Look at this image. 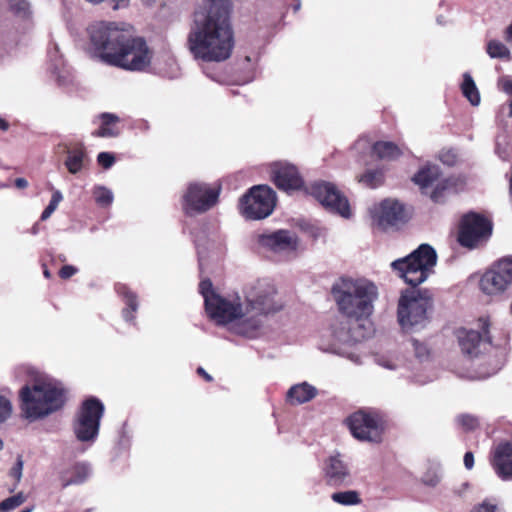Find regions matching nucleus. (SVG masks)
I'll use <instances>...</instances> for the list:
<instances>
[{
    "mask_svg": "<svg viewBox=\"0 0 512 512\" xmlns=\"http://www.w3.org/2000/svg\"><path fill=\"white\" fill-rule=\"evenodd\" d=\"M231 0H202L192 15L187 47L193 58L220 63L228 60L235 47Z\"/></svg>",
    "mask_w": 512,
    "mask_h": 512,
    "instance_id": "obj_1",
    "label": "nucleus"
},
{
    "mask_svg": "<svg viewBox=\"0 0 512 512\" xmlns=\"http://www.w3.org/2000/svg\"><path fill=\"white\" fill-rule=\"evenodd\" d=\"M243 292L245 303L241 302V311L231 320L229 328L238 335L255 338L262 331L264 319L282 310L283 302L269 279L251 282Z\"/></svg>",
    "mask_w": 512,
    "mask_h": 512,
    "instance_id": "obj_2",
    "label": "nucleus"
},
{
    "mask_svg": "<svg viewBox=\"0 0 512 512\" xmlns=\"http://www.w3.org/2000/svg\"><path fill=\"white\" fill-rule=\"evenodd\" d=\"M32 373L33 384L25 385L20 391L21 413L29 422L41 420L55 413L65 402L61 382L38 371Z\"/></svg>",
    "mask_w": 512,
    "mask_h": 512,
    "instance_id": "obj_3",
    "label": "nucleus"
},
{
    "mask_svg": "<svg viewBox=\"0 0 512 512\" xmlns=\"http://www.w3.org/2000/svg\"><path fill=\"white\" fill-rule=\"evenodd\" d=\"M338 310L357 322L368 319L378 298L376 285L365 278H340L332 287Z\"/></svg>",
    "mask_w": 512,
    "mask_h": 512,
    "instance_id": "obj_4",
    "label": "nucleus"
},
{
    "mask_svg": "<svg viewBox=\"0 0 512 512\" xmlns=\"http://www.w3.org/2000/svg\"><path fill=\"white\" fill-rule=\"evenodd\" d=\"M132 27L121 21H95L87 28L92 56L110 65L120 50Z\"/></svg>",
    "mask_w": 512,
    "mask_h": 512,
    "instance_id": "obj_5",
    "label": "nucleus"
},
{
    "mask_svg": "<svg viewBox=\"0 0 512 512\" xmlns=\"http://www.w3.org/2000/svg\"><path fill=\"white\" fill-rule=\"evenodd\" d=\"M433 302L427 290L407 289L398 301L397 317L401 328L406 332L421 330L430 321Z\"/></svg>",
    "mask_w": 512,
    "mask_h": 512,
    "instance_id": "obj_6",
    "label": "nucleus"
},
{
    "mask_svg": "<svg viewBox=\"0 0 512 512\" xmlns=\"http://www.w3.org/2000/svg\"><path fill=\"white\" fill-rule=\"evenodd\" d=\"M437 262L436 251L428 244H421L403 258L394 260L391 268L413 288L425 282Z\"/></svg>",
    "mask_w": 512,
    "mask_h": 512,
    "instance_id": "obj_7",
    "label": "nucleus"
},
{
    "mask_svg": "<svg viewBox=\"0 0 512 512\" xmlns=\"http://www.w3.org/2000/svg\"><path fill=\"white\" fill-rule=\"evenodd\" d=\"M110 66L127 71H144L151 64L152 51L142 37L133 36L132 30L114 56Z\"/></svg>",
    "mask_w": 512,
    "mask_h": 512,
    "instance_id": "obj_8",
    "label": "nucleus"
},
{
    "mask_svg": "<svg viewBox=\"0 0 512 512\" xmlns=\"http://www.w3.org/2000/svg\"><path fill=\"white\" fill-rule=\"evenodd\" d=\"M204 298L205 309L208 316L217 324L228 325L241 311V299L239 296L224 298L215 294L210 280H203L199 285Z\"/></svg>",
    "mask_w": 512,
    "mask_h": 512,
    "instance_id": "obj_9",
    "label": "nucleus"
},
{
    "mask_svg": "<svg viewBox=\"0 0 512 512\" xmlns=\"http://www.w3.org/2000/svg\"><path fill=\"white\" fill-rule=\"evenodd\" d=\"M104 413V405L95 398L85 400L74 422V433L81 442H94L99 433L100 420Z\"/></svg>",
    "mask_w": 512,
    "mask_h": 512,
    "instance_id": "obj_10",
    "label": "nucleus"
},
{
    "mask_svg": "<svg viewBox=\"0 0 512 512\" xmlns=\"http://www.w3.org/2000/svg\"><path fill=\"white\" fill-rule=\"evenodd\" d=\"M219 194L220 186L218 185L192 182L182 196L183 210L190 216L205 213L217 204Z\"/></svg>",
    "mask_w": 512,
    "mask_h": 512,
    "instance_id": "obj_11",
    "label": "nucleus"
},
{
    "mask_svg": "<svg viewBox=\"0 0 512 512\" xmlns=\"http://www.w3.org/2000/svg\"><path fill=\"white\" fill-rule=\"evenodd\" d=\"M275 207V192L268 186L258 185L250 189L249 193L240 200L241 214L251 220H260L268 217Z\"/></svg>",
    "mask_w": 512,
    "mask_h": 512,
    "instance_id": "obj_12",
    "label": "nucleus"
},
{
    "mask_svg": "<svg viewBox=\"0 0 512 512\" xmlns=\"http://www.w3.org/2000/svg\"><path fill=\"white\" fill-rule=\"evenodd\" d=\"M492 234V223L477 213H468L463 216L458 233V242L461 246L474 249L488 241Z\"/></svg>",
    "mask_w": 512,
    "mask_h": 512,
    "instance_id": "obj_13",
    "label": "nucleus"
},
{
    "mask_svg": "<svg viewBox=\"0 0 512 512\" xmlns=\"http://www.w3.org/2000/svg\"><path fill=\"white\" fill-rule=\"evenodd\" d=\"M423 194L429 195L434 202H440L444 192L452 187V181L442 176L437 165H427L421 168L413 177Z\"/></svg>",
    "mask_w": 512,
    "mask_h": 512,
    "instance_id": "obj_14",
    "label": "nucleus"
},
{
    "mask_svg": "<svg viewBox=\"0 0 512 512\" xmlns=\"http://www.w3.org/2000/svg\"><path fill=\"white\" fill-rule=\"evenodd\" d=\"M310 194L330 212L345 218L350 216L348 200L333 183L316 181L310 187Z\"/></svg>",
    "mask_w": 512,
    "mask_h": 512,
    "instance_id": "obj_15",
    "label": "nucleus"
},
{
    "mask_svg": "<svg viewBox=\"0 0 512 512\" xmlns=\"http://www.w3.org/2000/svg\"><path fill=\"white\" fill-rule=\"evenodd\" d=\"M347 421L355 438L369 442L381 440L382 422L376 413L360 410L353 413Z\"/></svg>",
    "mask_w": 512,
    "mask_h": 512,
    "instance_id": "obj_16",
    "label": "nucleus"
},
{
    "mask_svg": "<svg viewBox=\"0 0 512 512\" xmlns=\"http://www.w3.org/2000/svg\"><path fill=\"white\" fill-rule=\"evenodd\" d=\"M512 284V259L505 258L486 271L480 280V287L485 294L498 295Z\"/></svg>",
    "mask_w": 512,
    "mask_h": 512,
    "instance_id": "obj_17",
    "label": "nucleus"
},
{
    "mask_svg": "<svg viewBox=\"0 0 512 512\" xmlns=\"http://www.w3.org/2000/svg\"><path fill=\"white\" fill-rule=\"evenodd\" d=\"M321 474L325 484L330 487L337 488L351 483L350 467L339 452H334L323 460Z\"/></svg>",
    "mask_w": 512,
    "mask_h": 512,
    "instance_id": "obj_18",
    "label": "nucleus"
},
{
    "mask_svg": "<svg viewBox=\"0 0 512 512\" xmlns=\"http://www.w3.org/2000/svg\"><path fill=\"white\" fill-rule=\"evenodd\" d=\"M372 225L387 230L404 221V207L396 200L386 199L379 204L373 205L370 210Z\"/></svg>",
    "mask_w": 512,
    "mask_h": 512,
    "instance_id": "obj_19",
    "label": "nucleus"
},
{
    "mask_svg": "<svg viewBox=\"0 0 512 512\" xmlns=\"http://www.w3.org/2000/svg\"><path fill=\"white\" fill-rule=\"evenodd\" d=\"M271 176L277 188L285 192L297 191L304 187V179L299 169L292 163L286 161L273 163Z\"/></svg>",
    "mask_w": 512,
    "mask_h": 512,
    "instance_id": "obj_20",
    "label": "nucleus"
},
{
    "mask_svg": "<svg viewBox=\"0 0 512 512\" xmlns=\"http://www.w3.org/2000/svg\"><path fill=\"white\" fill-rule=\"evenodd\" d=\"M479 327L482 328L483 334L479 331L466 328H461L457 331L459 345L463 354L471 358L477 357L482 351V348L490 342L489 338H485L489 327L488 319L480 318Z\"/></svg>",
    "mask_w": 512,
    "mask_h": 512,
    "instance_id": "obj_21",
    "label": "nucleus"
},
{
    "mask_svg": "<svg viewBox=\"0 0 512 512\" xmlns=\"http://www.w3.org/2000/svg\"><path fill=\"white\" fill-rule=\"evenodd\" d=\"M258 243L263 248L280 253L294 251L297 248V236L288 230H278L270 234H260Z\"/></svg>",
    "mask_w": 512,
    "mask_h": 512,
    "instance_id": "obj_22",
    "label": "nucleus"
},
{
    "mask_svg": "<svg viewBox=\"0 0 512 512\" xmlns=\"http://www.w3.org/2000/svg\"><path fill=\"white\" fill-rule=\"evenodd\" d=\"M493 466L501 479L508 480L512 478V443L500 444L497 447Z\"/></svg>",
    "mask_w": 512,
    "mask_h": 512,
    "instance_id": "obj_23",
    "label": "nucleus"
},
{
    "mask_svg": "<svg viewBox=\"0 0 512 512\" xmlns=\"http://www.w3.org/2000/svg\"><path fill=\"white\" fill-rule=\"evenodd\" d=\"M47 54L52 74L56 76L59 84H65L68 72L64 69V60L59 45L55 42L50 43Z\"/></svg>",
    "mask_w": 512,
    "mask_h": 512,
    "instance_id": "obj_24",
    "label": "nucleus"
},
{
    "mask_svg": "<svg viewBox=\"0 0 512 512\" xmlns=\"http://www.w3.org/2000/svg\"><path fill=\"white\" fill-rule=\"evenodd\" d=\"M317 389L307 382L293 385L287 392V400L293 405H300L313 399Z\"/></svg>",
    "mask_w": 512,
    "mask_h": 512,
    "instance_id": "obj_25",
    "label": "nucleus"
},
{
    "mask_svg": "<svg viewBox=\"0 0 512 512\" xmlns=\"http://www.w3.org/2000/svg\"><path fill=\"white\" fill-rule=\"evenodd\" d=\"M116 291L123 298V301L126 305V308H124L122 312L124 319L127 322L133 321L135 318L133 313H135L138 309L136 294L132 292L125 284H117Z\"/></svg>",
    "mask_w": 512,
    "mask_h": 512,
    "instance_id": "obj_26",
    "label": "nucleus"
},
{
    "mask_svg": "<svg viewBox=\"0 0 512 512\" xmlns=\"http://www.w3.org/2000/svg\"><path fill=\"white\" fill-rule=\"evenodd\" d=\"M101 125L92 134L96 137L109 138L116 137L120 134V129L117 127L119 117L112 113H102L100 115Z\"/></svg>",
    "mask_w": 512,
    "mask_h": 512,
    "instance_id": "obj_27",
    "label": "nucleus"
},
{
    "mask_svg": "<svg viewBox=\"0 0 512 512\" xmlns=\"http://www.w3.org/2000/svg\"><path fill=\"white\" fill-rule=\"evenodd\" d=\"M331 334L333 339L331 340V343H329L328 346L325 348V350L335 353L339 351L340 344L348 343L352 339H359L358 336L351 334L350 330L346 329V327L344 326L341 327L340 329L333 327Z\"/></svg>",
    "mask_w": 512,
    "mask_h": 512,
    "instance_id": "obj_28",
    "label": "nucleus"
},
{
    "mask_svg": "<svg viewBox=\"0 0 512 512\" xmlns=\"http://www.w3.org/2000/svg\"><path fill=\"white\" fill-rule=\"evenodd\" d=\"M486 52L492 59L512 60V54L508 46L497 39H492L487 42Z\"/></svg>",
    "mask_w": 512,
    "mask_h": 512,
    "instance_id": "obj_29",
    "label": "nucleus"
},
{
    "mask_svg": "<svg viewBox=\"0 0 512 512\" xmlns=\"http://www.w3.org/2000/svg\"><path fill=\"white\" fill-rule=\"evenodd\" d=\"M461 90L463 95L473 106L480 104V94L476 87V84L469 73L463 75V82L461 84Z\"/></svg>",
    "mask_w": 512,
    "mask_h": 512,
    "instance_id": "obj_30",
    "label": "nucleus"
},
{
    "mask_svg": "<svg viewBox=\"0 0 512 512\" xmlns=\"http://www.w3.org/2000/svg\"><path fill=\"white\" fill-rule=\"evenodd\" d=\"M372 150L380 159L393 160L400 155L399 148L392 142H376Z\"/></svg>",
    "mask_w": 512,
    "mask_h": 512,
    "instance_id": "obj_31",
    "label": "nucleus"
},
{
    "mask_svg": "<svg viewBox=\"0 0 512 512\" xmlns=\"http://www.w3.org/2000/svg\"><path fill=\"white\" fill-rule=\"evenodd\" d=\"M331 499L333 502L342 506H355L362 502L360 494L356 490L334 492L331 495Z\"/></svg>",
    "mask_w": 512,
    "mask_h": 512,
    "instance_id": "obj_32",
    "label": "nucleus"
},
{
    "mask_svg": "<svg viewBox=\"0 0 512 512\" xmlns=\"http://www.w3.org/2000/svg\"><path fill=\"white\" fill-rule=\"evenodd\" d=\"M8 9L16 16L27 19L31 15L30 4L26 0H6Z\"/></svg>",
    "mask_w": 512,
    "mask_h": 512,
    "instance_id": "obj_33",
    "label": "nucleus"
},
{
    "mask_svg": "<svg viewBox=\"0 0 512 512\" xmlns=\"http://www.w3.org/2000/svg\"><path fill=\"white\" fill-rule=\"evenodd\" d=\"M71 473L72 477L68 479L65 484H81L90 475V467L85 463H77L76 465L73 466Z\"/></svg>",
    "mask_w": 512,
    "mask_h": 512,
    "instance_id": "obj_34",
    "label": "nucleus"
},
{
    "mask_svg": "<svg viewBox=\"0 0 512 512\" xmlns=\"http://www.w3.org/2000/svg\"><path fill=\"white\" fill-rule=\"evenodd\" d=\"M442 479V471L439 465L430 466L422 475L421 482L428 487H436Z\"/></svg>",
    "mask_w": 512,
    "mask_h": 512,
    "instance_id": "obj_35",
    "label": "nucleus"
},
{
    "mask_svg": "<svg viewBox=\"0 0 512 512\" xmlns=\"http://www.w3.org/2000/svg\"><path fill=\"white\" fill-rule=\"evenodd\" d=\"M384 176L381 170H368L358 179L360 183L369 188H376L383 183Z\"/></svg>",
    "mask_w": 512,
    "mask_h": 512,
    "instance_id": "obj_36",
    "label": "nucleus"
},
{
    "mask_svg": "<svg viewBox=\"0 0 512 512\" xmlns=\"http://www.w3.org/2000/svg\"><path fill=\"white\" fill-rule=\"evenodd\" d=\"M84 153L80 150L70 151L68 153L65 165L70 173H78L83 166Z\"/></svg>",
    "mask_w": 512,
    "mask_h": 512,
    "instance_id": "obj_37",
    "label": "nucleus"
},
{
    "mask_svg": "<svg viewBox=\"0 0 512 512\" xmlns=\"http://www.w3.org/2000/svg\"><path fill=\"white\" fill-rule=\"evenodd\" d=\"M93 196L95 202L101 207L110 206L114 199L112 191L104 186L94 187Z\"/></svg>",
    "mask_w": 512,
    "mask_h": 512,
    "instance_id": "obj_38",
    "label": "nucleus"
},
{
    "mask_svg": "<svg viewBox=\"0 0 512 512\" xmlns=\"http://www.w3.org/2000/svg\"><path fill=\"white\" fill-rule=\"evenodd\" d=\"M24 501L25 497L22 493L11 496L0 503V512L12 511L23 504Z\"/></svg>",
    "mask_w": 512,
    "mask_h": 512,
    "instance_id": "obj_39",
    "label": "nucleus"
},
{
    "mask_svg": "<svg viewBox=\"0 0 512 512\" xmlns=\"http://www.w3.org/2000/svg\"><path fill=\"white\" fill-rule=\"evenodd\" d=\"M62 199H63V196L59 190H56L53 192L48 206L44 209V211L41 214L42 221L47 220L53 214V212L57 209V207H58L59 203L62 201Z\"/></svg>",
    "mask_w": 512,
    "mask_h": 512,
    "instance_id": "obj_40",
    "label": "nucleus"
},
{
    "mask_svg": "<svg viewBox=\"0 0 512 512\" xmlns=\"http://www.w3.org/2000/svg\"><path fill=\"white\" fill-rule=\"evenodd\" d=\"M12 414V404L11 401L0 395V423L5 422Z\"/></svg>",
    "mask_w": 512,
    "mask_h": 512,
    "instance_id": "obj_41",
    "label": "nucleus"
},
{
    "mask_svg": "<svg viewBox=\"0 0 512 512\" xmlns=\"http://www.w3.org/2000/svg\"><path fill=\"white\" fill-rule=\"evenodd\" d=\"M457 420L459 424L467 430H472L478 426V419L471 415H461Z\"/></svg>",
    "mask_w": 512,
    "mask_h": 512,
    "instance_id": "obj_42",
    "label": "nucleus"
},
{
    "mask_svg": "<svg viewBox=\"0 0 512 512\" xmlns=\"http://www.w3.org/2000/svg\"><path fill=\"white\" fill-rule=\"evenodd\" d=\"M97 161L104 169H109L115 162V157L109 152H101L97 156Z\"/></svg>",
    "mask_w": 512,
    "mask_h": 512,
    "instance_id": "obj_43",
    "label": "nucleus"
},
{
    "mask_svg": "<svg viewBox=\"0 0 512 512\" xmlns=\"http://www.w3.org/2000/svg\"><path fill=\"white\" fill-rule=\"evenodd\" d=\"M470 512H501L497 505L484 501L475 506Z\"/></svg>",
    "mask_w": 512,
    "mask_h": 512,
    "instance_id": "obj_44",
    "label": "nucleus"
},
{
    "mask_svg": "<svg viewBox=\"0 0 512 512\" xmlns=\"http://www.w3.org/2000/svg\"><path fill=\"white\" fill-rule=\"evenodd\" d=\"M23 465L24 463L22 458L18 457L15 465L10 470V475L14 477L17 482H19L22 478Z\"/></svg>",
    "mask_w": 512,
    "mask_h": 512,
    "instance_id": "obj_45",
    "label": "nucleus"
},
{
    "mask_svg": "<svg viewBox=\"0 0 512 512\" xmlns=\"http://www.w3.org/2000/svg\"><path fill=\"white\" fill-rule=\"evenodd\" d=\"M376 361L378 365L389 370H396L398 368V364L393 359L387 358L385 356L377 357Z\"/></svg>",
    "mask_w": 512,
    "mask_h": 512,
    "instance_id": "obj_46",
    "label": "nucleus"
},
{
    "mask_svg": "<svg viewBox=\"0 0 512 512\" xmlns=\"http://www.w3.org/2000/svg\"><path fill=\"white\" fill-rule=\"evenodd\" d=\"M412 343L417 358L423 359L428 355V349L424 344L418 342L417 340H413Z\"/></svg>",
    "mask_w": 512,
    "mask_h": 512,
    "instance_id": "obj_47",
    "label": "nucleus"
},
{
    "mask_svg": "<svg viewBox=\"0 0 512 512\" xmlns=\"http://www.w3.org/2000/svg\"><path fill=\"white\" fill-rule=\"evenodd\" d=\"M76 273L77 268L72 265H64L59 271V275L63 279H68Z\"/></svg>",
    "mask_w": 512,
    "mask_h": 512,
    "instance_id": "obj_48",
    "label": "nucleus"
},
{
    "mask_svg": "<svg viewBox=\"0 0 512 512\" xmlns=\"http://www.w3.org/2000/svg\"><path fill=\"white\" fill-rule=\"evenodd\" d=\"M499 85L506 94L511 95L512 97V79L503 77L500 79Z\"/></svg>",
    "mask_w": 512,
    "mask_h": 512,
    "instance_id": "obj_49",
    "label": "nucleus"
},
{
    "mask_svg": "<svg viewBox=\"0 0 512 512\" xmlns=\"http://www.w3.org/2000/svg\"><path fill=\"white\" fill-rule=\"evenodd\" d=\"M170 70L164 71V74L170 78L176 77L178 74V67L175 60L172 57L168 58Z\"/></svg>",
    "mask_w": 512,
    "mask_h": 512,
    "instance_id": "obj_50",
    "label": "nucleus"
},
{
    "mask_svg": "<svg viewBox=\"0 0 512 512\" xmlns=\"http://www.w3.org/2000/svg\"><path fill=\"white\" fill-rule=\"evenodd\" d=\"M86 1L91 3V4H100V3L105 2L106 0H86ZM111 1L114 3L113 9L117 10L120 7L125 6L128 3L129 0H111Z\"/></svg>",
    "mask_w": 512,
    "mask_h": 512,
    "instance_id": "obj_51",
    "label": "nucleus"
},
{
    "mask_svg": "<svg viewBox=\"0 0 512 512\" xmlns=\"http://www.w3.org/2000/svg\"><path fill=\"white\" fill-rule=\"evenodd\" d=\"M464 465L468 470H471L474 466V455L472 452H466L464 455Z\"/></svg>",
    "mask_w": 512,
    "mask_h": 512,
    "instance_id": "obj_52",
    "label": "nucleus"
},
{
    "mask_svg": "<svg viewBox=\"0 0 512 512\" xmlns=\"http://www.w3.org/2000/svg\"><path fill=\"white\" fill-rule=\"evenodd\" d=\"M455 159H456L455 155L450 152H447V153H444L441 155V160L447 165L454 164Z\"/></svg>",
    "mask_w": 512,
    "mask_h": 512,
    "instance_id": "obj_53",
    "label": "nucleus"
},
{
    "mask_svg": "<svg viewBox=\"0 0 512 512\" xmlns=\"http://www.w3.org/2000/svg\"><path fill=\"white\" fill-rule=\"evenodd\" d=\"M15 186L19 189H24L28 186V181L24 178H17L15 180Z\"/></svg>",
    "mask_w": 512,
    "mask_h": 512,
    "instance_id": "obj_54",
    "label": "nucleus"
},
{
    "mask_svg": "<svg viewBox=\"0 0 512 512\" xmlns=\"http://www.w3.org/2000/svg\"><path fill=\"white\" fill-rule=\"evenodd\" d=\"M198 374L204 377V379L208 382L212 381L211 375H209L202 367L197 369Z\"/></svg>",
    "mask_w": 512,
    "mask_h": 512,
    "instance_id": "obj_55",
    "label": "nucleus"
},
{
    "mask_svg": "<svg viewBox=\"0 0 512 512\" xmlns=\"http://www.w3.org/2000/svg\"><path fill=\"white\" fill-rule=\"evenodd\" d=\"M8 127V123L4 119L0 118V130L6 131Z\"/></svg>",
    "mask_w": 512,
    "mask_h": 512,
    "instance_id": "obj_56",
    "label": "nucleus"
},
{
    "mask_svg": "<svg viewBox=\"0 0 512 512\" xmlns=\"http://www.w3.org/2000/svg\"><path fill=\"white\" fill-rule=\"evenodd\" d=\"M509 116L512 117V97H511V101L509 103Z\"/></svg>",
    "mask_w": 512,
    "mask_h": 512,
    "instance_id": "obj_57",
    "label": "nucleus"
},
{
    "mask_svg": "<svg viewBox=\"0 0 512 512\" xmlns=\"http://www.w3.org/2000/svg\"><path fill=\"white\" fill-rule=\"evenodd\" d=\"M293 9L295 12H297L300 9V3H297L293 6Z\"/></svg>",
    "mask_w": 512,
    "mask_h": 512,
    "instance_id": "obj_58",
    "label": "nucleus"
},
{
    "mask_svg": "<svg viewBox=\"0 0 512 512\" xmlns=\"http://www.w3.org/2000/svg\"><path fill=\"white\" fill-rule=\"evenodd\" d=\"M44 276H45L46 278H49V277H50V272H49L47 269H45V270H44Z\"/></svg>",
    "mask_w": 512,
    "mask_h": 512,
    "instance_id": "obj_59",
    "label": "nucleus"
},
{
    "mask_svg": "<svg viewBox=\"0 0 512 512\" xmlns=\"http://www.w3.org/2000/svg\"><path fill=\"white\" fill-rule=\"evenodd\" d=\"M4 447V443H3V440L0 438V451L3 449Z\"/></svg>",
    "mask_w": 512,
    "mask_h": 512,
    "instance_id": "obj_60",
    "label": "nucleus"
},
{
    "mask_svg": "<svg viewBox=\"0 0 512 512\" xmlns=\"http://www.w3.org/2000/svg\"><path fill=\"white\" fill-rule=\"evenodd\" d=\"M198 254H199V260L201 261V256H200L201 251H198Z\"/></svg>",
    "mask_w": 512,
    "mask_h": 512,
    "instance_id": "obj_61",
    "label": "nucleus"
}]
</instances>
